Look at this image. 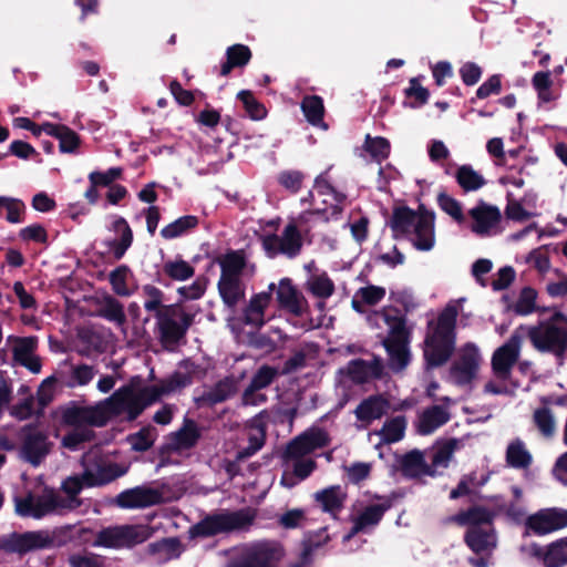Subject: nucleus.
Wrapping results in <instances>:
<instances>
[{"label": "nucleus", "instance_id": "obj_1", "mask_svg": "<svg viewBox=\"0 0 567 567\" xmlns=\"http://www.w3.org/2000/svg\"><path fill=\"white\" fill-rule=\"evenodd\" d=\"M189 383L190 377L188 374L175 372L169 378L154 384H142L140 378H134L127 385L120 388L117 391L122 392L121 399L125 408V414H127L128 419L133 420L137 417L146 406Z\"/></svg>", "mask_w": 567, "mask_h": 567}, {"label": "nucleus", "instance_id": "obj_2", "mask_svg": "<svg viewBox=\"0 0 567 567\" xmlns=\"http://www.w3.org/2000/svg\"><path fill=\"white\" fill-rule=\"evenodd\" d=\"M465 300H451L440 313L436 324L430 328L424 347L429 365H441L450 358L455 343V321Z\"/></svg>", "mask_w": 567, "mask_h": 567}, {"label": "nucleus", "instance_id": "obj_3", "mask_svg": "<svg viewBox=\"0 0 567 567\" xmlns=\"http://www.w3.org/2000/svg\"><path fill=\"white\" fill-rule=\"evenodd\" d=\"M368 320L375 328L388 330L382 343L389 354V364L395 371L403 370L410 362V350L409 332L402 317L396 310L384 308L369 316Z\"/></svg>", "mask_w": 567, "mask_h": 567}, {"label": "nucleus", "instance_id": "obj_4", "mask_svg": "<svg viewBox=\"0 0 567 567\" xmlns=\"http://www.w3.org/2000/svg\"><path fill=\"white\" fill-rule=\"evenodd\" d=\"M306 221V214L291 218L280 235L275 234L280 224L279 218L265 221L261 225L260 240L266 255L270 258L278 255L293 258L299 255L302 247V236L298 226Z\"/></svg>", "mask_w": 567, "mask_h": 567}, {"label": "nucleus", "instance_id": "obj_5", "mask_svg": "<svg viewBox=\"0 0 567 567\" xmlns=\"http://www.w3.org/2000/svg\"><path fill=\"white\" fill-rule=\"evenodd\" d=\"M221 276L218 290L226 306L234 308L245 296V279L254 276L256 267L246 261L243 254L233 251L226 254L219 261Z\"/></svg>", "mask_w": 567, "mask_h": 567}, {"label": "nucleus", "instance_id": "obj_6", "mask_svg": "<svg viewBox=\"0 0 567 567\" xmlns=\"http://www.w3.org/2000/svg\"><path fill=\"white\" fill-rule=\"evenodd\" d=\"M522 338L527 336L532 344L542 352H551L557 357L567 354V316L555 311L537 326H519Z\"/></svg>", "mask_w": 567, "mask_h": 567}, {"label": "nucleus", "instance_id": "obj_7", "mask_svg": "<svg viewBox=\"0 0 567 567\" xmlns=\"http://www.w3.org/2000/svg\"><path fill=\"white\" fill-rule=\"evenodd\" d=\"M492 519V514L480 507L460 513L451 518L456 524L468 527L465 542L477 554L489 553L496 547L497 539Z\"/></svg>", "mask_w": 567, "mask_h": 567}, {"label": "nucleus", "instance_id": "obj_8", "mask_svg": "<svg viewBox=\"0 0 567 567\" xmlns=\"http://www.w3.org/2000/svg\"><path fill=\"white\" fill-rule=\"evenodd\" d=\"M434 219L432 213L402 208L394 213L392 227L398 233L410 235L416 249L429 251L435 244Z\"/></svg>", "mask_w": 567, "mask_h": 567}, {"label": "nucleus", "instance_id": "obj_9", "mask_svg": "<svg viewBox=\"0 0 567 567\" xmlns=\"http://www.w3.org/2000/svg\"><path fill=\"white\" fill-rule=\"evenodd\" d=\"M121 395L122 392L116 390L109 399L94 406L68 408L63 412V421L72 426H103L111 417L125 413Z\"/></svg>", "mask_w": 567, "mask_h": 567}, {"label": "nucleus", "instance_id": "obj_10", "mask_svg": "<svg viewBox=\"0 0 567 567\" xmlns=\"http://www.w3.org/2000/svg\"><path fill=\"white\" fill-rule=\"evenodd\" d=\"M344 200L343 194L337 193L323 176H319L308 197L302 199V204L307 205V208L301 214H306L307 221L312 215L328 220L341 212Z\"/></svg>", "mask_w": 567, "mask_h": 567}, {"label": "nucleus", "instance_id": "obj_11", "mask_svg": "<svg viewBox=\"0 0 567 567\" xmlns=\"http://www.w3.org/2000/svg\"><path fill=\"white\" fill-rule=\"evenodd\" d=\"M159 340L165 348L176 346L193 323L194 316L177 305L163 307L155 313Z\"/></svg>", "mask_w": 567, "mask_h": 567}, {"label": "nucleus", "instance_id": "obj_12", "mask_svg": "<svg viewBox=\"0 0 567 567\" xmlns=\"http://www.w3.org/2000/svg\"><path fill=\"white\" fill-rule=\"evenodd\" d=\"M254 514L248 509L237 512H221L205 517L193 526L190 533L194 536H214L219 533L241 530L251 525Z\"/></svg>", "mask_w": 567, "mask_h": 567}, {"label": "nucleus", "instance_id": "obj_13", "mask_svg": "<svg viewBox=\"0 0 567 567\" xmlns=\"http://www.w3.org/2000/svg\"><path fill=\"white\" fill-rule=\"evenodd\" d=\"M151 535V527L147 525L114 526L101 530L95 545L109 548L130 547L145 542Z\"/></svg>", "mask_w": 567, "mask_h": 567}, {"label": "nucleus", "instance_id": "obj_14", "mask_svg": "<svg viewBox=\"0 0 567 567\" xmlns=\"http://www.w3.org/2000/svg\"><path fill=\"white\" fill-rule=\"evenodd\" d=\"M82 463L84 467V484L87 487L110 483L126 473L125 467L111 463L92 452L83 456Z\"/></svg>", "mask_w": 567, "mask_h": 567}, {"label": "nucleus", "instance_id": "obj_15", "mask_svg": "<svg viewBox=\"0 0 567 567\" xmlns=\"http://www.w3.org/2000/svg\"><path fill=\"white\" fill-rule=\"evenodd\" d=\"M468 228L480 237H491L502 231V214L498 207L478 203L468 213Z\"/></svg>", "mask_w": 567, "mask_h": 567}, {"label": "nucleus", "instance_id": "obj_16", "mask_svg": "<svg viewBox=\"0 0 567 567\" xmlns=\"http://www.w3.org/2000/svg\"><path fill=\"white\" fill-rule=\"evenodd\" d=\"M284 557V548L277 542H258L250 545L243 560L228 567H276Z\"/></svg>", "mask_w": 567, "mask_h": 567}, {"label": "nucleus", "instance_id": "obj_17", "mask_svg": "<svg viewBox=\"0 0 567 567\" xmlns=\"http://www.w3.org/2000/svg\"><path fill=\"white\" fill-rule=\"evenodd\" d=\"M526 534L538 536L551 534L567 527V509L548 507L529 515L525 522Z\"/></svg>", "mask_w": 567, "mask_h": 567}, {"label": "nucleus", "instance_id": "obj_18", "mask_svg": "<svg viewBox=\"0 0 567 567\" xmlns=\"http://www.w3.org/2000/svg\"><path fill=\"white\" fill-rule=\"evenodd\" d=\"M482 358L478 348L473 343L460 350L458 360L452 365L450 380L457 385L470 384L477 375Z\"/></svg>", "mask_w": 567, "mask_h": 567}, {"label": "nucleus", "instance_id": "obj_19", "mask_svg": "<svg viewBox=\"0 0 567 567\" xmlns=\"http://www.w3.org/2000/svg\"><path fill=\"white\" fill-rule=\"evenodd\" d=\"M53 543L54 538L49 532L38 530L3 537L0 539V548L6 551L22 554L51 547Z\"/></svg>", "mask_w": 567, "mask_h": 567}, {"label": "nucleus", "instance_id": "obj_20", "mask_svg": "<svg viewBox=\"0 0 567 567\" xmlns=\"http://www.w3.org/2000/svg\"><path fill=\"white\" fill-rule=\"evenodd\" d=\"M357 506V513L352 519L353 527L351 532L343 537L344 542L350 540V538L359 532L375 526L382 518L384 512L390 507V504L384 499L377 498L369 504L363 505L359 503Z\"/></svg>", "mask_w": 567, "mask_h": 567}, {"label": "nucleus", "instance_id": "obj_21", "mask_svg": "<svg viewBox=\"0 0 567 567\" xmlns=\"http://www.w3.org/2000/svg\"><path fill=\"white\" fill-rule=\"evenodd\" d=\"M328 443L329 436L324 430L311 427L288 444L285 457L299 458L328 445Z\"/></svg>", "mask_w": 567, "mask_h": 567}, {"label": "nucleus", "instance_id": "obj_22", "mask_svg": "<svg viewBox=\"0 0 567 567\" xmlns=\"http://www.w3.org/2000/svg\"><path fill=\"white\" fill-rule=\"evenodd\" d=\"M8 343L12 348L14 360L21 365L29 369L32 373H39L41 371V361L39 357L34 354L38 339L35 337H8Z\"/></svg>", "mask_w": 567, "mask_h": 567}, {"label": "nucleus", "instance_id": "obj_23", "mask_svg": "<svg viewBox=\"0 0 567 567\" xmlns=\"http://www.w3.org/2000/svg\"><path fill=\"white\" fill-rule=\"evenodd\" d=\"M522 331V329H516L509 340L495 350L492 357V369L512 375V368L520 353Z\"/></svg>", "mask_w": 567, "mask_h": 567}, {"label": "nucleus", "instance_id": "obj_24", "mask_svg": "<svg viewBox=\"0 0 567 567\" xmlns=\"http://www.w3.org/2000/svg\"><path fill=\"white\" fill-rule=\"evenodd\" d=\"M162 498L159 491L138 486L118 494L116 504L122 508H142L159 504Z\"/></svg>", "mask_w": 567, "mask_h": 567}, {"label": "nucleus", "instance_id": "obj_25", "mask_svg": "<svg viewBox=\"0 0 567 567\" xmlns=\"http://www.w3.org/2000/svg\"><path fill=\"white\" fill-rule=\"evenodd\" d=\"M59 507V501L52 495L16 498V512L23 517L41 518Z\"/></svg>", "mask_w": 567, "mask_h": 567}, {"label": "nucleus", "instance_id": "obj_26", "mask_svg": "<svg viewBox=\"0 0 567 567\" xmlns=\"http://www.w3.org/2000/svg\"><path fill=\"white\" fill-rule=\"evenodd\" d=\"M276 285L271 282L268 291L254 295L244 310V322L254 328H260L266 322V310L271 302V293Z\"/></svg>", "mask_w": 567, "mask_h": 567}, {"label": "nucleus", "instance_id": "obj_27", "mask_svg": "<svg viewBox=\"0 0 567 567\" xmlns=\"http://www.w3.org/2000/svg\"><path fill=\"white\" fill-rule=\"evenodd\" d=\"M50 444L47 435L37 429H25L24 441L21 449L22 457L33 465H39L49 453Z\"/></svg>", "mask_w": 567, "mask_h": 567}, {"label": "nucleus", "instance_id": "obj_28", "mask_svg": "<svg viewBox=\"0 0 567 567\" xmlns=\"http://www.w3.org/2000/svg\"><path fill=\"white\" fill-rule=\"evenodd\" d=\"M279 305L293 315H302L307 309V300L288 278H282L276 290Z\"/></svg>", "mask_w": 567, "mask_h": 567}, {"label": "nucleus", "instance_id": "obj_29", "mask_svg": "<svg viewBox=\"0 0 567 567\" xmlns=\"http://www.w3.org/2000/svg\"><path fill=\"white\" fill-rule=\"evenodd\" d=\"M308 277L305 284L306 290L319 299H328L334 292V282L326 271L319 270L313 262L306 265Z\"/></svg>", "mask_w": 567, "mask_h": 567}, {"label": "nucleus", "instance_id": "obj_30", "mask_svg": "<svg viewBox=\"0 0 567 567\" xmlns=\"http://www.w3.org/2000/svg\"><path fill=\"white\" fill-rule=\"evenodd\" d=\"M450 420L446 408L434 405L424 410L417 420L416 429L420 434L427 435L436 431Z\"/></svg>", "mask_w": 567, "mask_h": 567}, {"label": "nucleus", "instance_id": "obj_31", "mask_svg": "<svg viewBox=\"0 0 567 567\" xmlns=\"http://www.w3.org/2000/svg\"><path fill=\"white\" fill-rule=\"evenodd\" d=\"M401 467L403 473L410 477L435 475V470H432V467L425 463L424 455L420 451H412L404 455L401 461Z\"/></svg>", "mask_w": 567, "mask_h": 567}, {"label": "nucleus", "instance_id": "obj_32", "mask_svg": "<svg viewBox=\"0 0 567 567\" xmlns=\"http://www.w3.org/2000/svg\"><path fill=\"white\" fill-rule=\"evenodd\" d=\"M517 384L512 380V375L496 369H492V377L484 384V392L492 395L512 394Z\"/></svg>", "mask_w": 567, "mask_h": 567}, {"label": "nucleus", "instance_id": "obj_33", "mask_svg": "<svg viewBox=\"0 0 567 567\" xmlns=\"http://www.w3.org/2000/svg\"><path fill=\"white\" fill-rule=\"evenodd\" d=\"M388 408L389 403L382 396H371L355 409V415L359 420L370 423L373 420L380 419Z\"/></svg>", "mask_w": 567, "mask_h": 567}, {"label": "nucleus", "instance_id": "obj_34", "mask_svg": "<svg viewBox=\"0 0 567 567\" xmlns=\"http://www.w3.org/2000/svg\"><path fill=\"white\" fill-rule=\"evenodd\" d=\"M385 297V289L380 286L369 285L360 288L353 296L352 307L358 312H363V306H374Z\"/></svg>", "mask_w": 567, "mask_h": 567}, {"label": "nucleus", "instance_id": "obj_35", "mask_svg": "<svg viewBox=\"0 0 567 567\" xmlns=\"http://www.w3.org/2000/svg\"><path fill=\"white\" fill-rule=\"evenodd\" d=\"M301 110L311 125L328 130V125L323 122L324 106L321 97L306 96L301 102Z\"/></svg>", "mask_w": 567, "mask_h": 567}, {"label": "nucleus", "instance_id": "obj_36", "mask_svg": "<svg viewBox=\"0 0 567 567\" xmlns=\"http://www.w3.org/2000/svg\"><path fill=\"white\" fill-rule=\"evenodd\" d=\"M112 229L120 235V240L114 243L113 254L116 259L124 256L132 245L133 233L123 217L115 216L112 221Z\"/></svg>", "mask_w": 567, "mask_h": 567}, {"label": "nucleus", "instance_id": "obj_37", "mask_svg": "<svg viewBox=\"0 0 567 567\" xmlns=\"http://www.w3.org/2000/svg\"><path fill=\"white\" fill-rule=\"evenodd\" d=\"M346 494L340 486H331L315 494L323 511L334 513L342 507Z\"/></svg>", "mask_w": 567, "mask_h": 567}, {"label": "nucleus", "instance_id": "obj_38", "mask_svg": "<svg viewBox=\"0 0 567 567\" xmlns=\"http://www.w3.org/2000/svg\"><path fill=\"white\" fill-rule=\"evenodd\" d=\"M406 429V420L403 416H396L384 423L383 427L372 435H378L382 443L391 444L403 439Z\"/></svg>", "mask_w": 567, "mask_h": 567}, {"label": "nucleus", "instance_id": "obj_39", "mask_svg": "<svg viewBox=\"0 0 567 567\" xmlns=\"http://www.w3.org/2000/svg\"><path fill=\"white\" fill-rule=\"evenodd\" d=\"M267 415V412H262L252 421L248 436L249 446L239 453V457H248L262 447L266 435L262 419Z\"/></svg>", "mask_w": 567, "mask_h": 567}, {"label": "nucleus", "instance_id": "obj_40", "mask_svg": "<svg viewBox=\"0 0 567 567\" xmlns=\"http://www.w3.org/2000/svg\"><path fill=\"white\" fill-rule=\"evenodd\" d=\"M456 447L457 441L453 439L439 443L434 447L430 467L435 470V475L440 472V470L446 468L449 466Z\"/></svg>", "mask_w": 567, "mask_h": 567}, {"label": "nucleus", "instance_id": "obj_41", "mask_svg": "<svg viewBox=\"0 0 567 567\" xmlns=\"http://www.w3.org/2000/svg\"><path fill=\"white\" fill-rule=\"evenodd\" d=\"M506 461L515 468H525L532 463V454L520 440L511 442L506 450Z\"/></svg>", "mask_w": 567, "mask_h": 567}, {"label": "nucleus", "instance_id": "obj_42", "mask_svg": "<svg viewBox=\"0 0 567 567\" xmlns=\"http://www.w3.org/2000/svg\"><path fill=\"white\" fill-rule=\"evenodd\" d=\"M458 185L465 192H474L485 185V179L471 165H462L457 168L455 174Z\"/></svg>", "mask_w": 567, "mask_h": 567}, {"label": "nucleus", "instance_id": "obj_43", "mask_svg": "<svg viewBox=\"0 0 567 567\" xmlns=\"http://www.w3.org/2000/svg\"><path fill=\"white\" fill-rule=\"evenodd\" d=\"M226 54L227 61L221 66V75H227L235 66L246 65L251 58L249 48L244 44H235L229 47Z\"/></svg>", "mask_w": 567, "mask_h": 567}, {"label": "nucleus", "instance_id": "obj_44", "mask_svg": "<svg viewBox=\"0 0 567 567\" xmlns=\"http://www.w3.org/2000/svg\"><path fill=\"white\" fill-rule=\"evenodd\" d=\"M163 271L173 280L185 281L194 276L195 269L182 258H175L164 264Z\"/></svg>", "mask_w": 567, "mask_h": 567}, {"label": "nucleus", "instance_id": "obj_45", "mask_svg": "<svg viewBox=\"0 0 567 567\" xmlns=\"http://www.w3.org/2000/svg\"><path fill=\"white\" fill-rule=\"evenodd\" d=\"M198 439L197 426L193 421L185 422L184 426L172 437V447L185 450L192 447Z\"/></svg>", "mask_w": 567, "mask_h": 567}, {"label": "nucleus", "instance_id": "obj_46", "mask_svg": "<svg viewBox=\"0 0 567 567\" xmlns=\"http://www.w3.org/2000/svg\"><path fill=\"white\" fill-rule=\"evenodd\" d=\"M198 224L196 216L187 215L177 218L173 223L166 225L162 230L161 235L165 239H174L184 235L187 230L195 228Z\"/></svg>", "mask_w": 567, "mask_h": 567}, {"label": "nucleus", "instance_id": "obj_47", "mask_svg": "<svg viewBox=\"0 0 567 567\" xmlns=\"http://www.w3.org/2000/svg\"><path fill=\"white\" fill-rule=\"evenodd\" d=\"M567 565V536L547 545L546 567Z\"/></svg>", "mask_w": 567, "mask_h": 567}, {"label": "nucleus", "instance_id": "obj_48", "mask_svg": "<svg viewBox=\"0 0 567 567\" xmlns=\"http://www.w3.org/2000/svg\"><path fill=\"white\" fill-rule=\"evenodd\" d=\"M534 423L544 437H551L556 432V422L551 411L547 408H540L534 411Z\"/></svg>", "mask_w": 567, "mask_h": 567}, {"label": "nucleus", "instance_id": "obj_49", "mask_svg": "<svg viewBox=\"0 0 567 567\" xmlns=\"http://www.w3.org/2000/svg\"><path fill=\"white\" fill-rule=\"evenodd\" d=\"M24 209L25 206L22 200L12 197L0 196V216H2L3 212H6V218L9 223H21Z\"/></svg>", "mask_w": 567, "mask_h": 567}, {"label": "nucleus", "instance_id": "obj_50", "mask_svg": "<svg viewBox=\"0 0 567 567\" xmlns=\"http://www.w3.org/2000/svg\"><path fill=\"white\" fill-rule=\"evenodd\" d=\"M64 493L69 496V501L65 505L60 507H66L73 509L80 506L81 502L76 498V495L82 491L83 487H87L84 484V473L82 476H70L62 484Z\"/></svg>", "mask_w": 567, "mask_h": 567}, {"label": "nucleus", "instance_id": "obj_51", "mask_svg": "<svg viewBox=\"0 0 567 567\" xmlns=\"http://www.w3.org/2000/svg\"><path fill=\"white\" fill-rule=\"evenodd\" d=\"M156 431L154 427L147 426L141 429L138 432L131 434L127 437V442L131 449L137 452H144L148 450L156 440Z\"/></svg>", "mask_w": 567, "mask_h": 567}, {"label": "nucleus", "instance_id": "obj_52", "mask_svg": "<svg viewBox=\"0 0 567 567\" xmlns=\"http://www.w3.org/2000/svg\"><path fill=\"white\" fill-rule=\"evenodd\" d=\"M237 97L243 102L245 110L251 120L260 121L267 116L265 105L257 101L250 91L243 90L237 94Z\"/></svg>", "mask_w": 567, "mask_h": 567}, {"label": "nucleus", "instance_id": "obj_53", "mask_svg": "<svg viewBox=\"0 0 567 567\" xmlns=\"http://www.w3.org/2000/svg\"><path fill=\"white\" fill-rule=\"evenodd\" d=\"M364 150L370 154V156L374 161L381 162L385 159L390 154V143L384 137H371L370 135H367L364 142Z\"/></svg>", "mask_w": 567, "mask_h": 567}, {"label": "nucleus", "instance_id": "obj_54", "mask_svg": "<svg viewBox=\"0 0 567 567\" xmlns=\"http://www.w3.org/2000/svg\"><path fill=\"white\" fill-rule=\"evenodd\" d=\"M537 292L530 287H525L520 290L517 300L513 305V310L520 315L527 316L536 308Z\"/></svg>", "mask_w": 567, "mask_h": 567}, {"label": "nucleus", "instance_id": "obj_55", "mask_svg": "<svg viewBox=\"0 0 567 567\" xmlns=\"http://www.w3.org/2000/svg\"><path fill=\"white\" fill-rule=\"evenodd\" d=\"M55 132L52 136L56 137L60 142V151L63 153H72L74 152L80 143L79 136L75 132L70 130L66 126L56 125Z\"/></svg>", "mask_w": 567, "mask_h": 567}, {"label": "nucleus", "instance_id": "obj_56", "mask_svg": "<svg viewBox=\"0 0 567 567\" xmlns=\"http://www.w3.org/2000/svg\"><path fill=\"white\" fill-rule=\"evenodd\" d=\"M532 82L537 91V96L540 102L547 103L554 100L555 96L550 90L551 79L549 72L535 73Z\"/></svg>", "mask_w": 567, "mask_h": 567}, {"label": "nucleus", "instance_id": "obj_57", "mask_svg": "<svg viewBox=\"0 0 567 567\" xmlns=\"http://www.w3.org/2000/svg\"><path fill=\"white\" fill-rule=\"evenodd\" d=\"M439 205L444 213L460 225L466 221L461 204L450 195L441 194L439 196Z\"/></svg>", "mask_w": 567, "mask_h": 567}, {"label": "nucleus", "instance_id": "obj_58", "mask_svg": "<svg viewBox=\"0 0 567 567\" xmlns=\"http://www.w3.org/2000/svg\"><path fill=\"white\" fill-rule=\"evenodd\" d=\"M130 276V270L125 266H121L113 270L110 275V281L113 287V290L120 296H130L132 290L127 286V279Z\"/></svg>", "mask_w": 567, "mask_h": 567}, {"label": "nucleus", "instance_id": "obj_59", "mask_svg": "<svg viewBox=\"0 0 567 567\" xmlns=\"http://www.w3.org/2000/svg\"><path fill=\"white\" fill-rule=\"evenodd\" d=\"M152 550L161 555V558L168 560L181 555V544L174 538L164 539L153 544Z\"/></svg>", "mask_w": 567, "mask_h": 567}, {"label": "nucleus", "instance_id": "obj_60", "mask_svg": "<svg viewBox=\"0 0 567 567\" xmlns=\"http://www.w3.org/2000/svg\"><path fill=\"white\" fill-rule=\"evenodd\" d=\"M143 296H144V308L146 311H155L157 313L164 306L163 302V292L153 285H146L143 287Z\"/></svg>", "mask_w": 567, "mask_h": 567}, {"label": "nucleus", "instance_id": "obj_61", "mask_svg": "<svg viewBox=\"0 0 567 567\" xmlns=\"http://www.w3.org/2000/svg\"><path fill=\"white\" fill-rule=\"evenodd\" d=\"M92 437V431L84 426L75 429L62 439V445L69 450L79 449L80 444Z\"/></svg>", "mask_w": 567, "mask_h": 567}, {"label": "nucleus", "instance_id": "obj_62", "mask_svg": "<svg viewBox=\"0 0 567 567\" xmlns=\"http://www.w3.org/2000/svg\"><path fill=\"white\" fill-rule=\"evenodd\" d=\"M505 213L509 219L516 221H525L536 215L535 212L525 208L522 202L514 199L508 202Z\"/></svg>", "mask_w": 567, "mask_h": 567}, {"label": "nucleus", "instance_id": "obj_63", "mask_svg": "<svg viewBox=\"0 0 567 567\" xmlns=\"http://www.w3.org/2000/svg\"><path fill=\"white\" fill-rule=\"evenodd\" d=\"M177 291L184 299H199L206 291V280L204 278H197L193 284L178 288Z\"/></svg>", "mask_w": 567, "mask_h": 567}, {"label": "nucleus", "instance_id": "obj_64", "mask_svg": "<svg viewBox=\"0 0 567 567\" xmlns=\"http://www.w3.org/2000/svg\"><path fill=\"white\" fill-rule=\"evenodd\" d=\"M19 236L24 241L45 243L48 235L43 226L40 224H32L22 228Z\"/></svg>", "mask_w": 567, "mask_h": 567}]
</instances>
